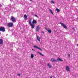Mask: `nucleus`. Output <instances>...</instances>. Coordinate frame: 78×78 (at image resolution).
Instances as JSON below:
<instances>
[{
	"mask_svg": "<svg viewBox=\"0 0 78 78\" xmlns=\"http://www.w3.org/2000/svg\"><path fill=\"white\" fill-rule=\"evenodd\" d=\"M40 30V27H39V25H38L36 29V31H39Z\"/></svg>",
	"mask_w": 78,
	"mask_h": 78,
	"instance_id": "6",
	"label": "nucleus"
},
{
	"mask_svg": "<svg viewBox=\"0 0 78 78\" xmlns=\"http://www.w3.org/2000/svg\"><path fill=\"white\" fill-rule=\"evenodd\" d=\"M49 11H50L51 13L52 14H53V12H52V11H51V10L50 9H49Z\"/></svg>",
	"mask_w": 78,
	"mask_h": 78,
	"instance_id": "17",
	"label": "nucleus"
},
{
	"mask_svg": "<svg viewBox=\"0 0 78 78\" xmlns=\"http://www.w3.org/2000/svg\"><path fill=\"white\" fill-rule=\"evenodd\" d=\"M57 61V62H58V61H62V62L63 61V60L60 59V58H59V57L58 58Z\"/></svg>",
	"mask_w": 78,
	"mask_h": 78,
	"instance_id": "12",
	"label": "nucleus"
},
{
	"mask_svg": "<svg viewBox=\"0 0 78 78\" xmlns=\"http://www.w3.org/2000/svg\"><path fill=\"white\" fill-rule=\"evenodd\" d=\"M13 23L10 22L8 23V26L9 27L11 28V27H13Z\"/></svg>",
	"mask_w": 78,
	"mask_h": 78,
	"instance_id": "3",
	"label": "nucleus"
},
{
	"mask_svg": "<svg viewBox=\"0 0 78 78\" xmlns=\"http://www.w3.org/2000/svg\"><path fill=\"white\" fill-rule=\"evenodd\" d=\"M73 30H75V28H73Z\"/></svg>",
	"mask_w": 78,
	"mask_h": 78,
	"instance_id": "27",
	"label": "nucleus"
},
{
	"mask_svg": "<svg viewBox=\"0 0 78 78\" xmlns=\"http://www.w3.org/2000/svg\"><path fill=\"white\" fill-rule=\"evenodd\" d=\"M34 23H35V24L37 23V21L34 20L33 21L32 24H34Z\"/></svg>",
	"mask_w": 78,
	"mask_h": 78,
	"instance_id": "13",
	"label": "nucleus"
},
{
	"mask_svg": "<svg viewBox=\"0 0 78 78\" xmlns=\"http://www.w3.org/2000/svg\"><path fill=\"white\" fill-rule=\"evenodd\" d=\"M66 68L67 71L68 72H70V69H70L69 66H66Z\"/></svg>",
	"mask_w": 78,
	"mask_h": 78,
	"instance_id": "7",
	"label": "nucleus"
},
{
	"mask_svg": "<svg viewBox=\"0 0 78 78\" xmlns=\"http://www.w3.org/2000/svg\"><path fill=\"white\" fill-rule=\"evenodd\" d=\"M51 3H53V4H54L55 2H54L53 1H51Z\"/></svg>",
	"mask_w": 78,
	"mask_h": 78,
	"instance_id": "21",
	"label": "nucleus"
},
{
	"mask_svg": "<svg viewBox=\"0 0 78 78\" xmlns=\"http://www.w3.org/2000/svg\"><path fill=\"white\" fill-rule=\"evenodd\" d=\"M77 46H78V44H77Z\"/></svg>",
	"mask_w": 78,
	"mask_h": 78,
	"instance_id": "28",
	"label": "nucleus"
},
{
	"mask_svg": "<svg viewBox=\"0 0 78 78\" xmlns=\"http://www.w3.org/2000/svg\"><path fill=\"white\" fill-rule=\"evenodd\" d=\"M47 66H48L49 68H51V66H50V65L49 63L47 64Z\"/></svg>",
	"mask_w": 78,
	"mask_h": 78,
	"instance_id": "18",
	"label": "nucleus"
},
{
	"mask_svg": "<svg viewBox=\"0 0 78 78\" xmlns=\"http://www.w3.org/2000/svg\"><path fill=\"white\" fill-rule=\"evenodd\" d=\"M51 61L52 62H58V61L57 60H56L54 58H51Z\"/></svg>",
	"mask_w": 78,
	"mask_h": 78,
	"instance_id": "10",
	"label": "nucleus"
},
{
	"mask_svg": "<svg viewBox=\"0 0 78 78\" xmlns=\"http://www.w3.org/2000/svg\"><path fill=\"white\" fill-rule=\"evenodd\" d=\"M11 20L12 22L13 23H15L16 22V19L13 16H11Z\"/></svg>",
	"mask_w": 78,
	"mask_h": 78,
	"instance_id": "2",
	"label": "nucleus"
},
{
	"mask_svg": "<svg viewBox=\"0 0 78 78\" xmlns=\"http://www.w3.org/2000/svg\"><path fill=\"white\" fill-rule=\"evenodd\" d=\"M29 22V24H30V26H31L32 28V29H34L35 27L34 25L33 24H32V23H31V19H30Z\"/></svg>",
	"mask_w": 78,
	"mask_h": 78,
	"instance_id": "1",
	"label": "nucleus"
},
{
	"mask_svg": "<svg viewBox=\"0 0 78 78\" xmlns=\"http://www.w3.org/2000/svg\"><path fill=\"white\" fill-rule=\"evenodd\" d=\"M2 5L0 4V7H2Z\"/></svg>",
	"mask_w": 78,
	"mask_h": 78,
	"instance_id": "25",
	"label": "nucleus"
},
{
	"mask_svg": "<svg viewBox=\"0 0 78 78\" xmlns=\"http://www.w3.org/2000/svg\"><path fill=\"white\" fill-rule=\"evenodd\" d=\"M60 24H61L62 25V26L63 27H64V28H66V29H68V28L67 27V26L65 25V24H64V23H60Z\"/></svg>",
	"mask_w": 78,
	"mask_h": 78,
	"instance_id": "5",
	"label": "nucleus"
},
{
	"mask_svg": "<svg viewBox=\"0 0 78 78\" xmlns=\"http://www.w3.org/2000/svg\"><path fill=\"white\" fill-rule=\"evenodd\" d=\"M37 37L38 41L39 42H40L41 41V37L38 36H37Z\"/></svg>",
	"mask_w": 78,
	"mask_h": 78,
	"instance_id": "9",
	"label": "nucleus"
},
{
	"mask_svg": "<svg viewBox=\"0 0 78 78\" xmlns=\"http://www.w3.org/2000/svg\"><path fill=\"white\" fill-rule=\"evenodd\" d=\"M5 28L4 27H0V31L2 32H5Z\"/></svg>",
	"mask_w": 78,
	"mask_h": 78,
	"instance_id": "4",
	"label": "nucleus"
},
{
	"mask_svg": "<svg viewBox=\"0 0 78 78\" xmlns=\"http://www.w3.org/2000/svg\"><path fill=\"white\" fill-rule=\"evenodd\" d=\"M54 31H55V30H54Z\"/></svg>",
	"mask_w": 78,
	"mask_h": 78,
	"instance_id": "29",
	"label": "nucleus"
},
{
	"mask_svg": "<svg viewBox=\"0 0 78 78\" xmlns=\"http://www.w3.org/2000/svg\"><path fill=\"white\" fill-rule=\"evenodd\" d=\"M56 11H57L58 12H60V10H59V9H58V8H56Z\"/></svg>",
	"mask_w": 78,
	"mask_h": 78,
	"instance_id": "19",
	"label": "nucleus"
},
{
	"mask_svg": "<svg viewBox=\"0 0 78 78\" xmlns=\"http://www.w3.org/2000/svg\"><path fill=\"white\" fill-rule=\"evenodd\" d=\"M35 17H38V16H37V15H35Z\"/></svg>",
	"mask_w": 78,
	"mask_h": 78,
	"instance_id": "23",
	"label": "nucleus"
},
{
	"mask_svg": "<svg viewBox=\"0 0 78 78\" xmlns=\"http://www.w3.org/2000/svg\"><path fill=\"white\" fill-rule=\"evenodd\" d=\"M34 48H37V49H38V50H40L41 51H42V50L41 48H39V47H37L36 45H34Z\"/></svg>",
	"mask_w": 78,
	"mask_h": 78,
	"instance_id": "8",
	"label": "nucleus"
},
{
	"mask_svg": "<svg viewBox=\"0 0 78 78\" xmlns=\"http://www.w3.org/2000/svg\"><path fill=\"white\" fill-rule=\"evenodd\" d=\"M38 53H39L40 55H41V56H44V55L42 54V53H40L39 52H38Z\"/></svg>",
	"mask_w": 78,
	"mask_h": 78,
	"instance_id": "20",
	"label": "nucleus"
},
{
	"mask_svg": "<svg viewBox=\"0 0 78 78\" xmlns=\"http://www.w3.org/2000/svg\"><path fill=\"white\" fill-rule=\"evenodd\" d=\"M31 58H34V55H33V54H31Z\"/></svg>",
	"mask_w": 78,
	"mask_h": 78,
	"instance_id": "16",
	"label": "nucleus"
},
{
	"mask_svg": "<svg viewBox=\"0 0 78 78\" xmlns=\"http://www.w3.org/2000/svg\"><path fill=\"white\" fill-rule=\"evenodd\" d=\"M3 43V40L2 39H0V45L2 44Z\"/></svg>",
	"mask_w": 78,
	"mask_h": 78,
	"instance_id": "11",
	"label": "nucleus"
},
{
	"mask_svg": "<svg viewBox=\"0 0 78 78\" xmlns=\"http://www.w3.org/2000/svg\"><path fill=\"white\" fill-rule=\"evenodd\" d=\"M46 30H47L49 33H51V30L50 29L48 30L47 29H46Z\"/></svg>",
	"mask_w": 78,
	"mask_h": 78,
	"instance_id": "14",
	"label": "nucleus"
},
{
	"mask_svg": "<svg viewBox=\"0 0 78 78\" xmlns=\"http://www.w3.org/2000/svg\"><path fill=\"white\" fill-rule=\"evenodd\" d=\"M42 33H43V34H44L45 33L43 31V32H42Z\"/></svg>",
	"mask_w": 78,
	"mask_h": 78,
	"instance_id": "26",
	"label": "nucleus"
},
{
	"mask_svg": "<svg viewBox=\"0 0 78 78\" xmlns=\"http://www.w3.org/2000/svg\"><path fill=\"white\" fill-rule=\"evenodd\" d=\"M68 56H69V58H70V54H69L68 55Z\"/></svg>",
	"mask_w": 78,
	"mask_h": 78,
	"instance_id": "22",
	"label": "nucleus"
},
{
	"mask_svg": "<svg viewBox=\"0 0 78 78\" xmlns=\"http://www.w3.org/2000/svg\"><path fill=\"white\" fill-rule=\"evenodd\" d=\"M24 18L25 20H27V15L25 14L24 15Z\"/></svg>",
	"mask_w": 78,
	"mask_h": 78,
	"instance_id": "15",
	"label": "nucleus"
},
{
	"mask_svg": "<svg viewBox=\"0 0 78 78\" xmlns=\"http://www.w3.org/2000/svg\"><path fill=\"white\" fill-rule=\"evenodd\" d=\"M18 76H20V74H18Z\"/></svg>",
	"mask_w": 78,
	"mask_h": 78,
	"instance_id": "24",
	"label": "nucleus"
}]
</instances>
